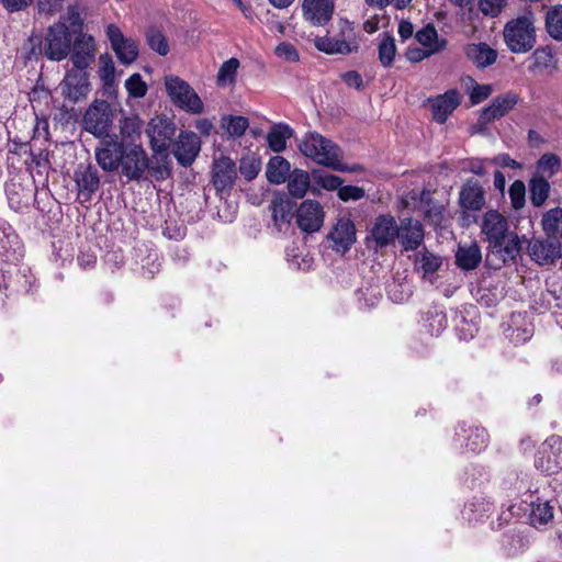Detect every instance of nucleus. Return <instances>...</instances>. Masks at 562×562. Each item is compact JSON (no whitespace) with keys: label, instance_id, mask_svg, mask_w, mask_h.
Returning a JSON list of instances; mask_svg holds the SVG:
<instances>
[{"label":"nucleus","instance_id":"obj_47","mask_svg":"<svg viewBox=\"0 0 562 562\" xmlns=\"http://www.w3.org/2000/svg\"><path fill=\"white\" fill-rule=\"evenodd\" d=\"M99 76L105 86H112L115 79V67L110 55H101L99 58Z\"/></svg>","mask_w":562,"mask_h":562},{"label":"nucleus","instance_id":"obj_7","mask_svg":"<svg viewBox=\"0 0 562 562\" xmlns=\"http://www.w3.org/2000/svg\"><path fill=\"white\" fill-rule=\"evenodd\" d=\"M124 140H119L116 135L105 136L95 148L94 153L99 167L106 172L117 170L122 155L124 154Z\"/></svg>","mask_w":562,"mask_h":562},{"label":"nucleus","instance_id":"obj_30","mask_svg":"<svg viewBox=\"0 0 562 562\" xmlns=\"http://www.w3.org/2000/svg\"><path fill=\"white\" fill-rule=\"evenodd\" d=\"M441 265L442 258L427 249L416 254L415 268L423 274L424 279L431 280V277L440 269Z\"/></svg>","mask_w":562,"mask_h":562},{"label":"nucleus","instance_id":"obj_9","mask_svg":"<svg viewBox=\"0 0 562 562\" xmlns=\"http://www.w3.org/2000/svg\"><path fill=\"white\" fill-rule=\"evenodd\" d=\"M296 224L305 233L318 232L325 218V212L318 201L305 200L296 209Z\"/></svg>","mask_w":562,"mask_h":562},{"label":"nucleus","instance_id":"obj_23","mask_svg":"<svg viewBox=\"0 0 562 562\" xmlns=\"http://www.w3.org/2000/svg\"><path fill=\"white\" fill-rule=\"evenodd\" d=\"M75 181L78 187L79 196H82L83 201H89L100 187L99 172L91 165H80L75 172Z\"/></svg>","mask_w":562,"mask_h":562},{"label":"nucleus","instance_id":"obj_28","mask_svg":"<svg viewBox=\"0 0 562 562\" xmlns=\"http://www.w3.org/2000/svg\"><path fill=\"white\" fill-rule=\"evenodd\" d=\"M482 260V254L476 243L459 245L456 252L457 266L463 270L475 269Z\"/></svg>","mask_w":562,"mask_h":562},{"label":"nucleus","instance_id":"obj_33","mask_svg":"<svg viewBox=\"0 0 562 562\" xmlns=\"http://www.w3.org/2000/svg\"><path fill=\"white\" fill-rule=\"evenodd\" d=\"M311 186V179L307 171L294 169L288 177V190L292 198L302 199Z\"/></svg>","mask_w":562,"mask_h":562},{"label":"nucleus","instance_id":"obj_4","mask_svg":"<svg viewBox=\"0 0 562 562\" xmlns=\"http://www.w3.org/2000/svg\"><path fill=\"white\" fill-rule=\"evenodd\" d=\"M71 50V34L64 21L48 27L44 38L43 54L54 61L65 59Z\"/></svg>","mask_w":562,"mask_h":562},{"label":"nucleus","instance_id":"obj_42","mask_svg":"<svg viewBox=\"0 0 562 562\" xmlns=\"http://www.w3.org/2000/svg\"><path fill=\"white\" fill-rule=\"evenodd\" d=\"M120 134L126 142L125 144H136L140 137V121L138 117H124L120 122Z\"/></svg>","mask_w":562,"mask_h":562},{"label":"nucleus","instance_id":"obj_13","mask_svg":"<svg viewBox=\"0 0 562 562\" xmlns=\"http://www.w3.org/2000/svg\"><path fill=\"white\" fill-rule=\"evenodd\" d=\"M530 258L538 265H551L561 257V244L558 239L548 237L532 238L527 245Z\"/></svg>","mask_w":562,"mask_h":562},{"label":"nucleus","instance_id":"obj_8","mask_svg":"<svg viewBox=\"0 0 562 562\" xmlns=\"http://www.w3.org/2000/svg\"><path fill=\"white\" fill-rule=\"evenodd\" d=\"M120 166L128 180H140L148 168V157L142 145L125 144Z\"/></svg>","mask_w":562,"mask_h":562},{"label":"nucleus","instance_id":"obj_18","mask_svg":"<svg viewBox=\"0 0 562 562\" xmlns=\"http://www.w3.org/2000/svg\"><path fill=\"white\" fill-rule=\"evenodd\" d=\"M328 238L333 243V249L345 254L356 241V226L348 217H341L337 221L330 231Z\"/></svg>","mask_w":562,"mask_h":562},{"label":"nucleus","instance_id":"obj_53","mask_svg":"<svg viewBox=\"0 0 562 562\" xmlns=\"http://www.w3.org/2000/svg\"><path fill=\"white\" fill-rule=\"evenodd\" d=\"M526 188L520 180H515L509 187V196L515 209H520L525 204Z\"/></svg>","mask_w":562,"mask_h":562},{"label":"nucleus","instance_id":"obj_59","mask_svg":"<svg viewBox=\"0 0 562 562\" xmlns=\"http://www.w3.org/2000/svg\"><path fill=\"white\" fill-rule=\"evenodd\" d=\"M63 19L71 26L80 27L82 25L81 8L78 4L69 5L66 15Z\"/></svg>","mask_w":562,"mask_h":562},{"label":"nucleus","instance_id":"obj_5","mask_svg":"<svg viewBox=\"0 0 562 562\" xmlns=\"http://www.w3.org/2000/svg\"><path fill=\"white\" fill-rule=\"evenodd\" d=\"M398 235V224L396 220L389 214L379 215L369 231L367 245L375 250L382 249L394 243Z\"/></svg>","mask_w":562,"mask_h":562},{"label":"nucleus","instance_id":"obj_46","mask_svg":"<svg viewBox=\"0 0 562 562\" xmlns=\"http://www.w3.org/2000/svg\"><path fill=\"white\" fill-rule=\"evenodd\" d=\"M561 166L560 158L554 154H544L537 161V170L541 173L540 177L551 178L554 176Z\"/></svg>","mask_w":562,"mask_h":562},{"label":"nucleus","instance_id":"obj_54","mask_svg":"<svg viewBox=\"0 0 562 562\" xmlns=\"http://www.w3.org/2000/svg\"><path fill=\"white\" fill-rule=\"evenodd\" d=\"M546 443L551 449H557V452H558V456H557L558 459L554 461V464L553 465L548 464L544 469L547 472H554L557 469H560L562 465V438L558 437V436H551L550 438L547 439Z\"/></svg>","mask_w":562,"mask_h":562},{"label":"nucleus","instance_id":"obj_40","mask_svg":"<svg viewBox=\"0 0 562 562\" xmlns=\"http://www.w3.org/2000/svg\"><path fill=\"white\" fill-rule=\"evenodd\" d=\"M239 65V60L235 57L224 61L217 72V85L221 87L233 86L236 81Z\"/></svg>","mask_w":562,"mask_h":562},{"label":"nucleus","instance_id":"obj_50","mask_svg":"<svg viewBox=\"0 0 562 562\" xmlns=\"http://www.w3.org/2000/svg\"><path fill=\"white\" fill-rule=\"evenodd\" d=\"M239 171L246 180L250 181L259 173L260 161L252 157H244L240 159Z\"/></svg>","mask_w":562,"mask_h":562},{"label":"nucleus","instance_id":"obj_44","mask_svg":"<svg viewBox=\"0 0 562 562\" xmlns=\"http://www.w3.org/2000/svg\"><path fill=\"white\" fill-rule=\"evenodd\" d=\"M379 60L384 67H391L395 55L396 46L392 36L384 34L379 43Z\"/></svg>","mask_w":562,"mask_h":562},{"label":"nucleus","instance_id":"obj_29","mask_svg":"<svg viewBox=\"0 0 562 562\" xmlns=\"http://www.w3.org/2000/svg\"><path fill=\"white\" fill-rule=\"evenodd\" d=\"M467 57L480 68L495 63L497 53L485 43L470 44L465 49Z\"/></svg>","mask_w":562,"mask_h":562},{"label":"nucleus","instance_id":"obj_14","mask_svg":"<svg viewBox=\"0 0 562 562\" xmlns=\"http://www.w3.org/2000/svg\"><path fill=\"white\" fill-rule=\"evenodd\" d=\"M201 150L200 137L190 131L181 132L173 145V156L183 167H189Z\"/></svg>","mask_w":562,"mask_h":562},{"label":"nucleus","instance_id":"obj_11","mask_svg":"<svg viewBox=\"0 0 562 562\" xmlns=\"http://www.w3.org/2000/svg\"><path fill=\"white\" fill-rule=\"evenodd\" d=\"M105 32L119 60L125 65L134 63L138 56L136 42L125 37L122 31L114 24L108 25Z\"/></svg>","mask_w":562,"mask_h":562},{"label":"nucleus","instance_id":"obj_26","mask_svg":"<svg viewBox=\"0 0 562 562\" xmlns=\"http://www.w3.org/2000/svg\"><path fill=\"white\" fill-rule=\"evenodd\" d=\"M415 38L422 47L432 55L441 53L448 44L447 40L440 37L436 27L430 23L418 30Z\"/></svg>","mask_w":562,"mask_h":562},{"label":"nucleus","instance_id":"obj_52","mask_svg":"<svg viewBox=\"0 0 562 562\" xmlns=\"http://www.w3.org/2000/svg\"><path fill=\"white\" fill-rule=\"evenodd\" d=\"M314 179L318 186L328 191L339 190L342 183V180L338 176L327 172L315 175Z\"/></svg>","mask_w":562,"mask_h":562},{"label":"nucleus","instance_id":"obj_21","mask_svg":"<svg viewBox=\"0 0 562 562\" xmlns=\"http://www.w3.org/2000/svg\"><path fill=\"white\" fill-rule=\"evenodd\" d=\"M460 94L456 89L448 90L443 94L429 99L434 120L440 124L445 123L460 104Z\"/></svg>","mask_w":562,"mask_h":562},{"label":"nucleus","instance_id":"obj_24","mask_svg":"<svg viewBox=\"0 0 562 562\" xmlns=\"http://www.w3.org/2000/svg\"><path fill=\"white\" fill-rule=\"evenodd\" d=\"M518 95L512 91L496 97L487 108L482 110L481 123L486 124L504 116L518 103Z\"/></svg>","mask_w":562,"mask_h":562},{"label":"nucleus","instance_id":"obj_60","mask_svg":"<svg viewBox=\"0 0 562 562\" xmlns=\"http://www.w3.org/2000/svg\"><path fill=\"white\" fill-rule=\"evenodd\" d=\"M447 326V318L442 313H435L429 323L431 335H438Z\"/></svg>","mask_w":562,"mask_h":562},{"label":"nucleus","instance_id":"obj_37","mask_svg":"<svg viewBox=\"0 0 562 562\" xmlns=\"http://www.w3.org/2000/svg\"><path fill=\"white\" fill-rule=\"evenodd\" d=\"M546 30L552 38L562 41V4H555L547 10Z\"/></svg>","mask_w":562,"mask_h":562},{"label":"nucleus","instance_id":"obj_41","mask_svg":"<svg viewBox=\"0 0 562 562\" xmlns=\"http://www.w3.org/2000/svg\"><path fill=\"white\" fill-rule=\"evenodd\" d=\"M249 126V121L245 116L228 115L222 119V127L229 137L237 138L245 134Z\"/></svg>","mask_w":562,"mask_h":562},{"label":"nucleus","instance_id":"obj_36","mask_svg":"<svg viewBox=\"0 0 562 562\" xmlns=\"http://www.w3.org/2000/svg\"><path fill=\"white\" fill-rule=\"evenodd\" d=\"M541 225L548 237L558 239L562 236V209L554 207L544 213Z\"/></svg>","mask_w":562,"mask_h":562},{"label":"nucleus","instance_id":"obj_25","mask_svg":"<svg viewBox=\"0 0 562 562\" xmlns=\"http://www.w3.org/2000/svg\"><path fill=\"white\" fill-rule=\"evenodd\" d=\"M295 204L285 193H276L270 210L272 213V220L279 231L285 226L288 227L293 218V211Z\"/></svg>","mask_w":562,"mask_h":562},{"label":"nucleus","instance_id":"obj_39","mask_svg":"<svg viewBox=\"0 0 562 562\" xmlns=\"http://www.w3.org/2000/svg\"><path fill=\"white\" fill-rule=\"evenodd\" d=\"M552 518L553 507L548 501L538 503L532 502L530 521L535 527L544 526L550 522Z\"/></svg>","mask_w":562,"mask_h":562},{"label":"nucleus","instance_id":"obj_12","mask_svg":"<svg viewBox=\"0 0 562 562\" xmlns=\"http://www.w3.org/2000/svg\"><path fill=\"white\" fill-rule=\"evenodd\" d=\"M490 436L485 428L462 423L456 432V442L467 451L481 452L488 445Z\"/></svg>","mask_w":562,"mask_h":562},{"label":"nucleus","instance_id":"obj_22","mask_svg":"<svg viewBox=\"0 0 562 562\" xmlns=\"http://www.w3.org/2000/svg\"><path fill=\"white\" fill-rule=\"evenodd\" d=\"M331 0H304L302 10L306 21L313 25H325L334 13Z\"/></svg>","mask_w":562,"mask_h":562},{"label":"nucleus","instance_id":"obj_6","mask_svg":"<svg viewBox=\"0 0 562 562\" xmlns=\"http://www.w3.org/2000/svg\"><path fill=\"white\" fill-rule=\"evenodd\" d=\"M112 124V114L106 101H94L83 115V127L97 137L109 136Z\"/></svg>","mask_w":562,"mask_h":562},{"label":"nucleus","instance_id":"obj_20","mask_svg":"<svg viewBox=\"0 0 562 562\" xmlns=\"http://www.w3.org/2000/svg\"><path fill=\"white\" fill-rule=\"evenodd\" d=\"M424 236V227L418 220L406 217L401 221L397 238L406 251L416 250Z\"/></svg>","mask_w":562,"mask_h":562},{"label":"nucleus","instance_id":"obj_58","mask_svg":"<svg viewBox=\"0 0 562 562\" xmlns=\"http://www.w3.org/2000/svg\"><path fill=\"white\" fill-rule=\"evenodd\" d=\"M492 93V87L490 85H477L475 83L471 93L470 99L473 104H477L487 99Z\"/></svg>","mask_w":562,"mask_h":562},{"label":"nucleus","instance_id":"obj_48","mask_svg":"<svg viewBox=\"0 0 562 562\" xmlns=\"http://www.w3.org/2000/svg\"><path fill=\"white\" fill-rule=\"evenodd\" d=\"M125 88L133 98H143L147 92V85L143 81L139 74H133L125 81Z\"/></svg>","mask_w":562,"mask_h":562},{"label":"nucleus","instance_id":"obj_2","mask_svg":"<svg viewBox=\"0 0 562 562\" xmlns=\"http://www.w3.org/2000/svg\"><path fill=\"white\" fill-rule=\"evenodd\" d=\"M504 41L512 53L525 54L536 44L535 16L527 12L508 21L503 31Z\"/></svg>","mask_w":562,"mask_h":562},{"label":"nucleus","instance_id":"obj_10","mask_svg":"<svg viewBox=\"0 0 562 562\" xmlns=\"http://www.w3.org/2000/svg\"><path fill=\"white\" fill-rule=\"evenodd\" d=\"M175 132V124L170 120L160 116L151 119L148 124L147 134L153 151L155 154H165L169 148Z\"/></svg>","mask_w":562,"mask_h":562},{"label":"nucleus","instance_id":"obj_64","mask_svg":"<svg viewBox=\"0 0 562 562\" xmlns=\"http://www.w3.org/2000/svg\"><path fill=\"white\" fill-rule=\"evenodd\" d=\"M32 2L33 0H1L2 5L10 12L21 11Z\"/></svg>","mask_w":562,"mask_h":562},{"label":"nucleus","instance_id":"obj_43","mask_svg":"<svg viewBox=\"0 0 562 562\" xmlns=\"http://www.w3.org/2000/svg\"><path fill=\"white\" fill-rule=\"evenodd\" d=\"M493 249L502 255L504 262L514 260L521 250V240L515 234H507L502 245Z\"/></svg>","mask_w":562,"mask_h":562},{"label":"nucleus","instance_id":"obj_34","mask_svg":"<svg viewBox=\"0 0 562 562\" xmlns=\"http://www.w3.org/2000/svg\"><path fill=\"white\" fill-rule=\"evenodd\" d=\"M292 135L293 130L288 124H276L270 128L267 135V142L273 151L280 153L285 149L286 140L291 138Z\"/></svg>","mask_w":562,"mask_h":562},{"label":"nucleus","instance_id":"obj_56","mask_svg":"<svg viewBox=\"0 0 562 562\" xmlns=\"http://www.w3.org/2000/svg\"><path fill=\"white\" fill-rule=\"evenodd\" d=\"M507 0H479L480 10L485 15L496 16L505 7Z\"/></svg>","mask_w":562,"mask_h":562},{"label":"nucleus","instance_id":"obj_16","mask_svg":"<svg viewBox=\"0 0 562 562\" xmlns=\"http://www.w3.org/2000/svg\"><path fill=\"white\" fill-rule=\"evenodd\" d=\"M70 60L74 65L72 69L86 70L93 61L95 57V44L91 35L79 34L70 50Z\"/></svg>","mask_w":562,"mask_h":562},{"label":"nucleus","instance_id":"obj_17","mask_svg":"<svg viewBox=\"0 0 562 562\" xmlns=\"http://www.w3.org/2000/svg\"><path fill=\"white\" fill-rule=\"evenodd\" d=\"M482 232L492 248H497L508 234L506 218L497 211H488L483 218Z\"/></svg>","mask_w":562,"mask_h":562},{"label":"nucleus","instance_id":"obj_55","mask_svg":"<svg viewBox=\"0 0 562 562\" xmlns=\"http://www.w3.org/2000/svg\"><path fill=\"white\" fill-rule=\"evenodd\" d=\"M366 192L362 188L356 186H344L340 187L337 195L341 201L360 200L364 196Z\"/></svg>","mask_w":562,"mask_h":562},{"label":"nucleus","instance_id":"obj_61","mask_svg":"<svg viewBox=\"0 0 562 562\" xmlns=\"http://www.w3.org/2000/svg\"><path fill=\"white\" fill-rule=\"evenodd\" d=\"M341 79L349 88L360 89L363 83L361 75L355 70L344 72Z\"/></svg>","mask_w":562,"mask_h":562},{"label":"nucleus","instance_id":"obj_51","mask_svg":"<svg viewBox=\"0 0 562 562\" xmlns=\"http://www.w3.org/2000/svg\"><path fill=\"white\" fill-rule=\"evenodd\" d=\"M274 54L282 60L289 63H296L300 59V54L293 44L289 42H281L276 48Z\"/></svg>","mask_w":562,"mask_h":562},{"label":"nucleus","instance_id":"obj_35","mask_svg":"<svg viewBox=\"0 0 562 562\" xmlns=\"http://www.w3.org/2000/svg\"><path fill=\"white\" fill-rule=\"evenodd\" d=\"M315 47L326 54H342L347 55L353 50V47L346 40H339L334 37H316L314 40Z\"/></svg>","mask_w":562,"mask_h":562},{"label":"nucleus","instance_id":"obj_57","mask_svg":"<svg viewBox=\"0 0 562 562\" xmlns=\"http://www.w3.org/2000/svg\"><path fill=\"white\" fill-rule=\"evenodd\" d=\"M64 1L65 0H38V12L53 15L61 10Z\"/></svg>","mask_w":562,"mask_h":562},{"label":"nucleus","instance_id":"obj_15","mask_svg":"<svg viewBox=\"0 0 562 562\" xmlns=\"http://www.w3.org/2000/svg\"><path fill=\"white\" fill-rule=\"evenodd\" d=\"M63 94L72 102L87 98L90 91L88 72L70 69L60 83Z\"/></svg>","mask_w":562,"mask_h":562},{"label":"nucleus","instance_id":"obj_49","mask_svg":"<svg viewBox=\"0 0 562 562\" xmlns=\"http://www.w3.org/2000/svg\"><path fill=\"white\" fill-rule=\"evenodd\" d=\"M532 64L530 69L532 71L543 70L550 67L552 61V54L546 48H537L531 55Z\"/></svg>","mask_w":562,"mask_h":562},{"label":"nucleus","instance_id":"obj_27","mask_svg":"<svg viewBox=\"0 0 562 562\" xmlns=\"http://www.w3.org/2000/svg\"><path fill=\"white\" fill-rule=\"evenodd\" d=\"M485 203L484 191L477 182H468L460 192V204L471 211H479Z\"/></svg>","mask_w":562,"mask_h":562},{"label":"nucleus","instance_id":"obj_32","mask_svg":"<svg viewBox=\"0 0 562 562\" xmlns=\"http://www.w3.org/2000/svg\"><path fill=\"white\" fill-rule=\"evenodd\" d=\"M420 201L425 202L427 207L425 210L426 221L435 228H441L446 225L448 216L442 204L434 203L429 199V191L424 190L420 195Z\"/></svg>","mask_w":562,"mask_h":562},{"label":"nucleus","instance_id":"obj_3","mask_svg":"<svg viewBox=\"0 0 562 562\" xmlns=\"http://www.w3.org/2000/svg\"><path fill=\"white\" fill-rule=\"evenodd\" d=\"M165 87L171 102L190 114H202L204 104L194 89L178 76H166Z\"/></svg>","mask_w":562,"mask_h":562},{"label":"nucleus","instance_id":"obj_62","mask_svg":"<svg viewBox=\"0 0 562 562\" xmlns=\"http://www.w3.org/2000/svg\"><path fill=\"white\" fill-rule=\"evenodd\" d=\"M406 58L412 61V63H418V61H422L430 56H432V54L428 53L426 48L424 47H409L407 50H406Z\"/></svg>","mask_w":562,"mask_h":562},{"label":"nucleus","instance_id":"obj_38","mask_svg":"<svg viewBox=\"0 0 562 562\" xmlns=\"http://www.w3.org/2000/svg\"><path fill=\"white\" fill-rule=\"evenodd\" d=\"M530 201L535 206H541L549 196L550 184L543 177L535 176L530 182Z\"/></svg>","mask_w":562,"mask_h":562},{"label":"nucleus","instance_id":"obj_31","mask_svg":"<svg viewBox=\"0 0 562 562\" xmlns=\"http://www.w3.org/2000/svg\"><path fill=\"white\" fill-rule=\"evenodd\" d=\"M291 173L290 162L281 157H271L267 164L266 176L270 183L281 184L285 182Z\"/></svg>","mask_w":562,"mask_h":562},{"label":"nucleus","instance_id":"obj_1","mask_svg":"<svg viewBox=\"0 0 562 562\" xmlns=\"http://www.w3.org/2000/svg\"><path fill=\"white\" fill-rule=\"evenodd\" d=\"M300 151L315 162L338 171H356L357 168H348L341 162L339 147L330 139L314 132L306 134L299 144Z\"/></svg>","mask_w":562,"mask_h":562},{"label":"nucleus","instance_id":"obj_63","mask_svg":"<svg viewBox=\"0 0 562 562\" xmlns=\"http://www.w3.org/2000/svg\"><path fill=\"white\" fill-rule=\"evenodd\" d=\"M148 172L151 177H154L156 180H165L170 176V169L167 165H157V166H149L147 168Z\"/></svg>","mask_w":562,"mask_h":562},{"label":"nucleus","instance_id":"obj_19","mask_svg":"<svg viewBox=\"0 0 562 562\" xmlns=\"http://www.w3.org/2000/svg\"><path fill=\"white\" fill-rule=\"evenodd\" d=\"M237 178L234 160L226 156H220L213 161L212 181L217 191L231 190Z\"/></svg>","mask_w":562,"mask_h":562},{"label":"nucleus","instance_id":"obj_45","mask_svg":"<svg viewBox=\"0 0 562 562\" xmlns=\"http://www.w3.org/2000/svg\"><path fill=\"white\" fill-rule=\"evenodd\" d=\"M146 41L149 47L160 56L169 53V44L166 36L156 27H149L146 31Z\"/></svg>","mask_w":562,"mask_h":562}]
</instances>
